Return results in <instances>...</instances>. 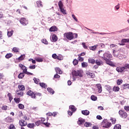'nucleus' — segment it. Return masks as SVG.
<instances>
[{
    "label": "nucleus",
    "instance_id": "nucleus-51",
    "mask_svg": "<svg viewBox=\"0 0 129 129\" xmlns=\"http://www.w3.org/2000/svg\"><path fill=\"white\" fill-rule=\"evenodd\" d=\"M18 106L20 109H24V108H25V106H24V105L22 104H19Z\"/></svg>",
    "mask_w": 129,
    "mask_h": 129
},
{
    "label": "nucleus",
    "instance_id": "nucleus-14",
    "mask_svg": "<svg viewBox=\"0 0 129 129\" xmlns=\"http://www.w3.org/2000/svg\"><path fill=\"white\" fill-rule=\"evenodd\" d=\"M16 94L20 97H22V96H24V91H21V90H17L16 91Z\"/></svg>",
    "mask_w": 129,
    "mask_h": 129
},
{
    "label": "nucleus",
    "instance_id": "nucleus-61",
    "mask_svg": "<svg viewBox=\"0 0 129 129\" xmlns=\"http://www.w3.org/2000/svg\"><path fill=\"white\" fill-rule=\"evenodd\" d=\"M36 61H37V62H43V59L42 58H37L36 59Z\"/></svg>",
    "mask_w": 129,
    "mask_h": 129
},
{
    "label": "nucleus",
    "instance_id": "nucleus-6",
    "mask_svg": "<svg viewBox=\"0 0 129 129\" xmlns=\"http://www.w3.org/2000/svg\"><path fill=\"white\" fill-rule=\"evenodd\" d=\"M19 22L21 25H23V26H27L29 24V21L28 20L26 19V18L24 17L21 18L20 19Z\"/></svg>",
    "mask_w": 129,
    "mask_h": 129
},
{
    "label": "nucleus",
    "instance_id": "nucleus-54",
    "mask_svg": "<svg viewBox=\"0 0 129 129\" xmlns=\"http://www.w3.org/2000/svg\"><path fill=\"white\" fill-rule=\"evenodd\" d=\"M116 53H117V51H116L115 50H113V55L114 57H117L118 56L117 54H116Z\"/></svg>",
    "mask_w": 129,
    "mask_h": 129
},
{
    "label": "nucleus",
    "instance_id": "nucleus-53",
    "mask_svg": "<svg viewBox=\"0 0 129 129\" xmlns=\"http://www.w3.org/2000/svg\"><path fill=\"white\" fill-rule=\"evenodd\" d=\"M9 129H16V127L14 124H11L9 127Z\"/></svg>",
    "mask_w": 129,
    "mask_h": 129
},
{
    "label": "nucleus",
    "instance_id": "nucleus-25",
    "mask_svg": "<svg viewBox=\"0 0 129 129\" xmlns=\"http://www.w3.org/2000/svg\"><path fill=\"white\" fill-rule=\"evenodd\" d=\"M18 88L19 90H21V91H23L25 89V86L23 85H19Z\"/></svg>",
    "mask_w": 129,
    "mask_h": 129
},
{
    "label": "nucleus",
    "instance_id": "nucleus-9",
    "mask_svg": "<svg viewBox=\"0 0 129 129\" xmlns=\"http://www.w3.org/2000/svg\"><path fill=\"white\" fill-rule=\"evenodd\" d=\"M86 75L89 77V78H94L95 77V75L93 73H91L89 71H86Z\"/></svg>",
    "mask_w": 129,
    "mask_h": 129
},
{
    "label": "nucleus",
    "instance_id": "nucleus-22",
    "mask_svg": "<svg viewBox=\"0 0 129 129\" xmlns=\"http://www.w3.org/2000/svg\"><path fill=\"white\" fill-rule=\"evenodd\" d=\"M70 108L73 112H75V111H76V107L73 105H70Z\"/></svg>",
    "mask_w": 129,
    "mask_h": 129
},
{
    "label": "nucleus",
    "instance_id": "nucleus-62",
    "mask_svg": "<svg viewBox=\"0 0 129 129\" xmlns=\"http://www.w3.org/2000/svg\"><path fill=\"white\" fill-rule=\"evenodd\" d=\"M52 57L53 59H57V54L56 53H54L52 55Z\"/></svg>",
    "mask_w": 129,
    "mask_h": 129
},
{
    "label": "nucleus",
    "instance_id": "nucleus-23",
    "mask_svg": "<svg viewBox=\"0 0 129 129\" xmlns=\"http://www.w3.org/2000/svg\"><path fill=\"white\" fill-rule=\"evenodd\" d=\"M27 126L29 128H34V127H35V126H36V125L34 123H28L27 124Z\"/></svg>",
    "mask_w": 129,
    "mask_h": 129
},
{
    "label": "nucleus",
    "instance_id": "nucleus-7",
    "mask_svg": "<svg viewBox=\"0 0 129 129\" xmlns=\"http://www.w3.org/2000/svg\"><path fill=\"white\" fill-rule=\"evenodd\" d=\"M118 113L122 118H126L127 117V113L124 110H120Z\"/></svg>",
    "mask_w": 129,
    "mask_h": 129
},
{
    "label": "nucleus",
    "instance_id": "nucleus-10",
    "mask_svg": "<svg viewBox=\"0 0 129 129\" xmlns=\"http://www.w3.org/2000/svg\"><path fill=\"white\" fill-rule=\"evenodd\" d=\"M5 121L7 123H11L14 122V118H12L11 116H8L5 119Z\"/></svg>",
    "mask_w": 129,
    "mask_h": 129
},
{
    "label": "nucleus",
    "instance_id": "nucleus-47",
    "mask_svg": "<svg viewBox=\"0 0 129 129\" xmlns=\"http://www.w3.org/2000/svg\"><path fill=\"white\" fill-rule=\"evenodd\" d=\"M113 90L115 92H117L118 91H119V87H114L113 88Z\"/></svg>",
    "mask_w": 129,
    "mask_h": 129
},
{
    "label": "nucleus",
    "instance_id": "nucleus-4",
    "mask_svg": "<svg viewBox=\"0 0 129 129\" xmlns=\"http://www.w3.org/2000/svg\"><path fill=\"white\" fill-rule=\"evenodd\" d=\"M102 124L103 125V127H104V128H108L112 125L111 122H108V120H107L106 119H104L103 120Z\"/></svg>",
    "mask_w": 129,
    "mask_h": 129
},
{
    "label": "nucleus",
    "instance_id": "nucleus-18",
    "mask_svg": "<svg viewBox=\"0 0 129 129\" xmlns=\"http://www.w3.org/2000/svg\"><path fill=\"white\" fill-rule=\"evenodd\" d=\"M57 41H58V37H57L55 34H53L51 42H57Z\"/></svg>",
    "mask_w": 129,
    "mask_h": 129
},
{
    "label": "nucleus",
    "instance_id": "nucleus-52",
    "mask_svg": "<svg viewBox=\"0 0 129 129\" xmlns=\"http://www.w3.org/2000/svg\"><path fill=\"white\" fill-rule=\"evenodd\" d=\"M8 109V106L4 105L2 107V110H7Z\"/></svg>",
    "mask_w": 129,
    "mask_h": 129
},
{
    "label": "nucleus",
    "instance_id": "nucleus-35",
    "mask_svg": "<svg viewBox=\"0 0 129 129\" xmlns=\"http://www.w3.org/2000/svg\"><path fill=\"white\" fill-rule=\"evenodd\" d=\"M114 129H121V126L119 124H117L114 125Z\"/></svg>",
    "mask_w": 129,
    "mask_h": 129
},
{
    "label": "nucleus",
    "instance_id": "nucleus-32",
    "mask_svg": "<svg viewBox=\"0 0 129 129\" xmlns=\"http://www.w3.org/2000/svg\"><path fill=\"white\" fill-rule=\"evenodd\" d=\"M89 49L90 50H92V51H95V50H96V49H97V45H94L93 46H90L89 47Z\"/></svg>",
    "mask_w": 129,
    "mask_h": 129
},
{
    "label": "nucleus",
    "instance_id": "nucleus-55",
    "mask_svg": "<svg viewBox=\"0 0 129 129\" xmlns=\"http://www.w3.org/2000/svg\"><path fill=\"white\" fill-rule=\"evenodd\" d=\"M79 61L80 62H83V61H84V58L80 56V55H79Z\"/></svg>",
    "mask_w": 129,
    "mask_h": 129
},
{
    "label": "nucleus",
    "instance_id": "nucleus-34",
    "mask_svg": "<svg viewBox=\"0 0 129 129\" xmlns=\"http://www.w3.org/2000/svg\"><path fill=\"white\" fill-rule=\"evenodd\" d=\"M39 85L41 87H42V88H46L47 87V85H46L45 83H40Z\"/></svg>",
    "mask_w": 129,
    "mask_h": 129
},
{
    "label": "nucleus",
    "instance_id": "nucleus-1",
    "mask_svg": "<svg viewBox=\"0 0 129 129\" xmlns=\"http://www.w3.org/2000/svg\"><path fill=\"white\" fill-rule=\"evenodd\" d=\"M102 58L103 59V60H104L107 65H109L112 67H115V64L111 61V59L112 58V55L110 54L109 51L104 53L103 56H102Z\"/></svg>",
    "mask_w": 129,
    "mask_h": 129
},
{
    "label": "nucleus",
    "instance_id": "nucleus-50",
    "mask_svg": "<svg viewBox=\"0 0 129 129\" xmlns=\"http://www.w3.org/2000/svg\"><path fill=\"white\" fill-rule=\"evenodd\" d=\"M121 83H122V80H117V85H120V84H121Z\"/></svg>",
    "mask_w": 129,
    "mask_h": 129
},
{
    "label": "nucleus",
    "instance_id": "nucleus-64",
    "mask_svg": "<svg viewBox=\"0 0 129 129\" xmlns=\"http://www.w3.org/2000/svg\"><path fill=\"white\" fill-rule=\"evenodd\" d=\"M125 69H129V63H126L125 64Z\"/></svg>",
    "mask_w": 129,
    "mask_h": 129
},
{
    "label": "nucleus",
    "instance_id": "nucleus-56",
    "mask_svg": "<svg viewBox=\"0 0 129 129\" xmlns=\"http://www.w3.org/2000/svg\"><path fill=\"white\" fill-rule=\"evenodd\" d=\"M41 123H42L41 122V120H38L37 121H36L35 122V124H36V125H37V126H39V125H40V124Z\"/></svg>",
    "mask_w": 129,
    "mask_h": 129
},
{
    "label": "nucleus",
    "instance_id": "nucleus-63",
    "mask_svg": "<svg viewBox=\"0 0 129 129\" xmlns=\"http://www.w3.org/2000/svg\"><path fill=\"white\" fill-rule=\"evenodd\" d=\"M117 46V45L114 44H111L110 45V48H114Z\"/></svg>",
    "mask_w": 129,
    "mask_h": 129
},
{
    "label": "nucleus",
    "instance_id": "nucleus-45",
    "mask_svg": "<svg viewBox=\"0 0 129 129\" xmlns=\"http://www.w3.org/2000/svg\"><path fill=\"white\" fill-rule=\"evenodd\" d=\"M21 99H20V98H14V101H15L16 103H20V101Z\"/></svg>",
    "mask_w": 129,
    "mask_h": 129
},
{
    "label": "nucleus",
    "instance_id": "nucleus-28",
    "mask_svg": "<svg viewBox=\"0 0 129 129\" xmlns=\"http://www.w3.org/2000/svg\"><path fill=\"white\" fill-rule=\"evenodd\" d=\"M88 67V63L86 62H82V68H87Z\"/></svg>",
    "mask_w": 129,
    "mask_h": 129
},
{
    "label": "nucleus",
    "instance_id": "nucleus-15",
    "mask_svg": "<svg viewBox=\"0 0 129 129\" xmlns=\"http://www.w3.org/2000/svg\"><path fill=\"white\" fill-rule=\"evenodd\" d=\"M96 86H97V88H98L99 93H101V92H102V86H101V84H97Z\"/></svg>",
    "mask_w": 129,
    "mask_h": 129
},
{
    "label": "nucleus",
    "instance_id": "nucleus-21",
    "mask_svg": "<svg viewBox=\"0 0 129 129\" xmlns=\"http://www.w3.org/2000/svg\"><path fill=\"white\" fill-rule=\"evenodd\" d=\"M36 4L38 8H43V4L42 3V1H37Z\"/></svg>",
    "mask_w": 129,
    "mask_h": 129
},
{
    "label": "nucleus",
    "instance_id": "nucleus-33",
    "mask_svg": "<svg viewBox=\"0 0 129 129\" xmlns=\"http://www.w3.org/2000/svg\"><path fill=\"white\" fill-rule=\"evenodd\" d=\"M14 34V30H11V31H8L7 35L8 37H12Z\"/></svg>",
    "mask_w": 129,
    "mask_h": 129
},
{
    "label": "nucleus",
    "instance_id": "nucleus-19",
    "mask_svg": "<svg viewBox=\"0 0 129 129\" xmlns=\"http://www.w3.org/2000/svg\"><path fill=\"white\" fill-rule=\"evenodd\" d=\"M56 31H58V28L55 26L51 27L49 29V32H56Z\"/></svg>",
    "mask_w": 129,
    "mask_h": 129
},
{
    "label": "nucleus",
    "instance_id": "nucleus-41",
    "mask_svg": "<svg viewBox=\"0 0 129 129\" xmlns=\"http://www.w3.org/2000/svg\"><path fill=\"white\" fill-rule=\"evenodd\" d=\"M91 98L92 100H93V101H95L96 100H97V97H96V96H95V95H92L91 97Z\"/></svg>",
    "mask_w": 129,
    "mask_h": 129
},
{
    "label": "nucleus",
    "instance_id": "nucleus-39",
    "mask_svg": "<svg viewBox=\"0 0 129 129\" xmlns=\"http://www.w3.org/2000/svg\"><path fill=\"white\" fill-rule=\"evenodd\" d=\"M5 57L7 59H10V58H11V57H13V54L8 53L6 54Z\"/></svg>",
    "mask_w": 129,
    "mask_h": 129
},
{
    "label": "nucleus",
    "instance_id": "nucleus-46",
    "mask_svg": "<svg viewBox=\"0 0 129 129\" xmlns=\"http://www.w3.org/2000/svg\"><path fill=\"white\" fill-rule=\"evenodd\" d=\"M33 80H34L35 83H36V84H38V83H39V82L40 81V80L39 79H37L36 78H34L33 79Z\"/></svg>",
    "mask_w": 129,
    "mask_h": 129
},
{
    "label": "nucleus",
    "instance_id": "nucleus-59",
    "mask_svg": "<svg viewBox=\"0 0 129 129\" xmlns=\"http://www.w3.org/2000/svg\"><path fill=\"white\" fill-rule=\"evenodd\" d=\"M40 120V122L41 123H42V124H43V123H44V121H45V120H46V118H41L40 120Z\"/></svg>",
    "mask_w": 129,
    "mask_h": 129
},
{
    "label": "nucleus",
    "instance_id": "nucleus-24",
    "mask_svg": "<svg viewBox=\"0 0 129 129\" xmlns=\"http://www.w3.org/2000/svg\"><path fill=\"white\" fill-rule=\"evenodd\" d=\"M96 61V60H95V59H94V58H89L88 59V62H89V63H90L91 64H95Z\"/></svg>",
    "mask_w": 129,
    "mask_h": 129
},
{
    "label": "nucleus",
    "instance_id": "nucleus-26",
    "mask_svg": "<svg viewBox=\"0 0 129 129\" xmlns=\"http://www.w3.org/2000/svg\"><path fill=\"white\" fill-rule=\"evenodd\" d=\"M55 72L58 74H62V71L59 68H55Z\"/></svg>",
    "mask_w": 129,
    "mask_h": 129
},
{
    "label": "nucleus",
    "instance_id": "nucleus-57",
    "mask_svg": "<svg viewBox=\"0 0 129 129\" xmlns=\"http://www.w3.org/2000/svg\"><path fill=\"white\" fill-rule=\"evenodd\" d=\"M13 51H14L15 52L18 53V52H19V49L17 47H14Z\"/></svg>",
    "mask_w": 129,
    "mask_h": 129
},
{
    "label": "nucleus",
    "instance_id": "nucleus-5",
    "mask_svg": "<svg viewBox=\"0 0 129 129\" xmlns=\"http://www.w3.org/2000/svg\"><path fill=\"white\" fill-rule=\"evenodd\" d=\"M63 36L64 38H66L67 39H68V40H69L70 41H71V40H73L74 39V35L72 32L65 33L63 34Z\"/></svg>",
    "mask_w": 129,
    "mask_h": 129
},
{
    "label": "nucleus",
    "instance_id": "nucleus-48",
    "mask_svg": "<svg viewBox=\"0 0 129 129\" xmlns=\"http://www.w3.org/2000/svg\"><path fill=\"white\" fill-rule=\"evenodd\" d=\"M43 124L45 125V126H46V127H50V125H51V124L50 123H48V122L43 123Z\"/></svg>",
    "mask_w": 129,
    "mask_h": 129
},
{
    "label": "nucleus",
    "instance_id": "nucleus-27",
    "mask_svg": "<svg viewBox=\"0 0 129 129\" xmlns=\"http://www.w3.org/2000/svg\"><path fill=\"white\" fill-rule=\"evenodd\" d=\"M82 114H84V115H89V111L86 110H83L82 111Z\"/></svg>",
    "mask_w": 129,
    "mask_h": 129
},
{
    "label": "nucleus",
    "instance_id": "nucleus-44",
    "mask_svg": "<svg viewBox=\"0 0 129 129\" xmlns=\"http://www.w3.org/2000/svg\"><path fill=\"white\" fill-rule=\"evenodd\" d=\"M56 59H57V60H63V56L61 54H59L57 56Z\"/></svg>",
    "mask_w": 129,
    "mask_h": 129
},
{
    "label": "nucleus",
    "instance_id": "nucleus-58",
    "mask_svg": "<svg viewBox=\"0 0 129 129\" xmlns=\"http://www.w3.org/2000/svg\"><path fill=\"white\" fill-rule=\"evenodd\" d=\"M92 34H100V35H105V33H104V32H101V33H100L98 32H92Z\"/></svg>",
    "mask_w": 129,
    "mask_h": 129
},
{
    "label": "nucleus",
    "instance_id": "nucleus-36",
    "mask_svg": "<svg viewBox=\"0 0 129 129\" xmlns=\"http://www.w3.org/2000/svg\"><path fill=\"white\" fill-rule=\"evenodd\" d=\"M42 43H43V44H45V45H48L49 44V42H48V41L45 38L41 40Z\"/></svg>",
    "mask_w": 129,
    "mask_h": 129
},
{
    "label": "nucleus",
    "instance_id": "nucleus-30",
    "mask_svg": "<svg viewBox=\"0 0 129 129\" xmlns=\"http://www.w3.org/2000/svg\"><path fill=\"white\" fill-rule=\"evenodd\" d=\"M7 96L9 97V100L10 101V102H12V100H13V96H12V94L9 93Z\"/></svg>",
    "mask_w": 129,
    "mask_h": 129
},
{
    "label": "nucleus",
    "instance_id": "nucleus-40",
    "mask_svg": "<svg viewBox=\"0 0 129 129\" xmlns=\"http://www.w3.org/2000/svg\"><path fill=\"white\" fill-rule=\"evenodd\" d=\"M73 64L74 65V66H76V65L78 64V60L77 59H74L73 61Z\"/></svg>",
    "mask_w": 129,
    "mask_h": 129
},
{
    "label": "nucleus",
    "instance_id": "nucleus-13",
    "mask_svg": "<svg viewBox=\"0 0 129 129\" xmlns=\"http://www.w3.org/2000/svg\"><path fill=\"white\" fill-rule=\"evenodd\" d=\"M35 92H33V91L29 90H28L26 94L27 95H28V96H31V98H33V97L35 95Z\"/></svg>",
    "mask_w": 129,
    "mask_h": 129
},
{
    "label": "nucleus",
    "instance_id": "nucleus-42",
    "mask_svg": "<svg viewBox=\"0 0 129 129\" xmlns=\"http://www.w3.org/2000/svg\"><path fill=\"white\" fill-rule=\"evenodd\" d=\"M58 7H59V9L63 8V3H62V1H60L58 2Z\"/></svg>",
    "mask_w": 129,
    "mask_h": 129
},
{
    "label": "nucleus",
    "instance_id": "nucleus-31",
    "mask_svg": "<svg viewBox=\"0 0 129 129\" xmlns=\"http://www.w3.org/2000/svg\"><path fill=\"white\" fill-rule=\"evenodd\" d=\"M122 87H123V89H129V84H125L122 85Z\"/></svg>",
    "mask_w": 129,
    "mask_h": 129
},
{
    "label": "nucleus",
    "instance_id": "nucleus-11",
    "mask_svg": "<svg viewBox=\"0 0 129 129\" xmlns=\"http://www.w3.org/2000/svg\"><path fill=\"white\" fill-rule=\"evenodd\" d=\"M27 124L28 122H27V121H26V120L24 119H21L19 121V125L21 126H26V125H27Z\"/></svg>",
    "mask_w": 129,
    "mask_h": 129
},
{
    "label": "nucleus",
    "instance_id": "nucleus-3",
    "mask_svg": "<svg viewBox=\"0 0 129 129\" xmlns=\"http://www.w3.org/2000/svg\"><path fill=\"white\" fill-rule=\"evenodd\" d=\"M19 67L23 70V72L25 73V74H27V75H33V73L28 72V68L24 64L20 63Z\"/></svg>",
    "mask_w": 129,
    "mask_h": 129
},
{
    "label": "nucleus",
    "instance_id": "nucleus-2",
    "mask_svg": "<svg viewBox=\"0 0 129 129\" xmlns=\"http://www.w3.org/2000/svg\"><path fill=\"white\" fill-rule=\"evenodd\" d=\"M83 74H84V72L82 70H74L72 73L73 77H83Z\"/></svg>",
    "mask_w": 129,
    "mask_h": 129
},
{
    "label": "nucleus",
    "instance_id": "nucleus-38",
    "mask_svg": "<svg viewBox=\"0 0 129 129\" xmlns=\"http://www.w3.org/2000/svg\"><path fill=\"white\" fill-rule=\"evenodd\" d=\"M92 124L90 122H86L84 124V126H86V127H89V126H91Z\"/></svg>",
    "mask_w": 129,
    "mask_h": 129
},
{
    "label": "nucleus",
    "instance_id": "nucleus-29",
    "mask_svg": "<svg viewBox=\"0 0 129 129\" xmlns=\"http://www.w3.org/2000/svg\"><path fill=\"white\" fill-rule=\"evenodd\" d=\"M24 77H25V74H24V73H21L18 75V78H19V79H23Z\"/></svg>",
    "mask_w": 129,
    "mask_h": 129
},
{
    "label": "nucleus",
    "instance_id": "nucleus-20",
    "mask_svg": "<svg viewBox=\"0 0 129 129\" xmlns=\"http://www.w3.org/2000/svg\"><path fill=\"white\" fill-rule=\"evenodd\" d=\"M26 58V55L25 54L21 55L18 58L17 60L20 62V61H23Z\"/></svg>",
    "mask_w": 129,
    "mask_h": 129
},
{
    "label": "nucleus",
    "instance_id": "nucleus-37",
    "mask_svg": "<svg viewBox=\"0 0 129 129\" xmlns=\"http://www.w3.org/2000/svg\"><path fill=\"white\" fill-rule=\"evenodd\" d=\"M47 91L51 93V94H54V90L51 88H47Z\"/></svg>",
    "mask_w": 129,
    "mask_h": 129
},
{
    "label": "nucleus",
    "instance_id": "nucleus-16",
    "mask_svg": "<svg viewBox=\"0 0 129 129\" xmlns=\"http://www.w3.org/2000/svg\"><path fill=\"white\" fill-rule=\"evenodd\" d=\"M84 122H85V119H83L82 118H79L78 121V124H79L80 125L84 123Z\"/></svg>",
    "mask_w": 129,
    "mask_h": 129
},
{
    "label": "nucleus",
    "instance_id": "nucleus-60",
    "mask_svg": "<svg viewBox=\"0 0 129 129\" xmlns=\"http://www.w3.org/2000/svg\"><path fill=\"white\" fill-rule=\"evenodd\" d=\"M29 69H35L36 68V65L33 64L32 66H30L29 67Z\"/></svg>",
    "mask_w": 129,
    "mask_h": 129
},
{
    "label": "nucleus",
    "instance_id": "nucleus-43",
    "mask_svg": "<svg viewBox=\"0 0 129 129\" xmlns=\"http://www.w3.org/2000/svg\"><path fill=\"white\" fill-rule=\"evenodd\" d=\"M121 42L122 43H129V38L122 39Z\"/></svg>",
    "mask_w": 129,
    "mask_h": 129
},
{
    "label": "nucleus",
    "instance_id": "nucleus-49",
    "mask_svg": "<svg viewBox=\"0 0 129 129\" xmlns=\"http://www.w3.org/2000/svg\"><path fill=\"white\" fill-rule=\"evenodd\" d=\"M60 12L63 14V15H66V11L64 10V9L62 8L61 9H60Z\"/></svg>",
    "mask_w": 129,
    "mask_h": 129
},
{
    "label": "nucleus",
    "instance_id": "nucleus-17",
    "mask_svg": "<svg viewBox=\"0 0 129 129\" xmlns=\"http://www.w3.org/2000/svg\"><path fill=\"white\" fill-rule=\"evenodd\" d=\"M95 63L98 65V66H101V65H103V61L100 59H97Z\"/></svg>",
    "mask_w": 129,
    "mask_h": 129
},
{
    "label": "nucleus",
    "instance_id": "nucleus-12",
    "mask_svg": "<svg viewBox=\"0 0 129 129\" xmlns=\"http://www.w3.org/2000/svg\"><path fill=\"white\" fill-rule=\"evenodd\" d=\"M125 67L124 66L123 67H117L116 69V71H117V72H119L120 73H121V72H123L124 71V70H125Z\"/></svg>",
    "mask_w": 129,
    "mask_h": 129
},
{
    "label": "nucleus",
    "instance_id": "nucleus-8",
    "mask_svg": "<svg viewBox=\"0 0 129 129\" xmlns=\"http://www.w3.org/2000/svg\"><path fill=\"white\" fill-rule=\"evenodd\" d=\"M41 98H42V94L41 93L35 92L34 93V96L33 97V99L39 100Z\"/></svg>",
    "mask_w": 129,
    "mask_h": 129
}]
</instances>
